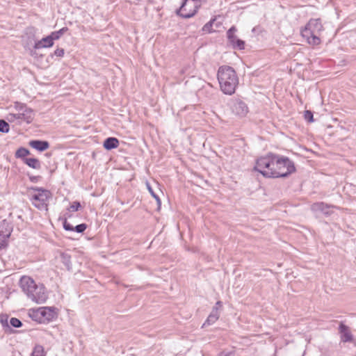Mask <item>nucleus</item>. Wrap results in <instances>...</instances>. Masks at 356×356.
<instances>
[{"label":"nucleus","mask_w":356,"mask_h":356,"mask_svg":"<svg viewBox=\"0 0 356 356\" xmlns=\"http://www.w3.org/2000/svg\"><path fill=\"white\" fill-rule=\"evenodd\" d=\"M220 90L225 95H232L238 85V77L234 69L228 65H222L217 73Z\"/></svg>","instance_id":"1"},{"label":"nucleus","mask_w":356,"mask_h":356,"mask_svg":"<svg viewBox=\"0 0 356 356\" xmlns=\"http://www.w3.org/2000/svg\"><path fill=\"white\" fill-rule=\"evenodd\" d=\"M20 284L22 291L33 302L41 304L44 303L48 298L43 284L38 285L35 281L29 277H23L20 280Z\"/></svg>","instance_id":"2"},{"label":"nucleus","mask_w":356,"mask_h":356,"mask_svg":"<svg viewBox=\"0 0 356 356\" xmlns=\"http://www.w3.org/2000/svg\"><path fill=\"white\" fill-rule=\"evenodd\" d=\"M272 171L264 174L266 178H285L295 172L296 169L294 162L289 158L277 154L275 168Z\"/></svg>","instance_id":"3"},{"label":"nucleus","mask_w":356,"mask_h":356,"mask_svg":"<svg viewBox=\"0 0 356 356\" xmlns=\"http://www.w3.org/2000/svg\"><path fill=\"white\" fill-rule=\"evenodd\" d=\"M29 191H33L31 195L30 200L32 204L39 210L48 211L49 200L52 197L50 191L42 187L31 186L28 188Z\"/></svg>","instance_id":"4"},{"label":"nucleus","mask_w":356,"mask_h":356,"mask_svg":"<svg viewBox=\"0 0 356 356\" xmlns=\"http://www.w3.org/2000/svg\"><path fill=\"white\" fill-rule=\"evenodd\" d=\"M276 154L268 153L264 156H261L256 161V165L254 170L261 173L263 176L275 168Z\"/></svg>","instance_id":"5"},{"label":"nucleus","mask_w":356,"mask_h":356,"mask_svg":"<svg viewBox=\"0 0 356 356\" xmlns=\"http://www.w3.org/2000/svg\"><path fill=\"white\" fill-rule=\"evenodd\" d=\"M202 1V0H183L181 7L176 13L183 18H191L196 14L200 7V3Z\"/></svg>","instance_id":"6"},{"label":"nucleus","mask_w":356,"mask_h":356,"mask_svg":"<svg viewBox=\"0 0 356 356\" xmlns=\"http://www.w3.org/2000/svg\"><path fill=\"white\" fill-rule=\"evenodd\" d=\"M19 110L23 111V112L16 114L10 113L8 116V120L10 122H13L15 120H21L25 121L28 124L31 123L34 119L33 110L24 106H21Z\"/></svg>","instance_id":"7"},{"label":"nucleus","mask_w":356,"mask_h":356,"mask_svg":"<svg viewBox=\"0 0 356 356\" xmlns=\"http://www.w3.org/2000/svg\"><path fill=\"white\" fill-rule=\"evenodd\" d=\"M13 225L6 220L0 222V249L8 245V239L13 232Z\"/></svg>","instance_id":"8"},{"label":"nucleus","mask_w":356,"mask_h":356,"mask_svg":"<svg viewBox=\"0 0 356 356\" xmlns=\"http://www.w3.org/2000/svg\"><path fill=\"white\" fill-rule=\"evenodd\" d=\"M236 31V28L233 26L227 31V37L228 41L232 45L234 49H237L239 50L244 49L245 42L236 37L235 35Z\"/></svg>","instance_id":"9"},{"label":"nucleus","mask_w":356,"mask_h":356,"mask_svg":"<svg viewBox=\"0 0 356 356\" xmlns=\"http://www.w3.org/2000/svg\"><path fill=\"white\" fill-rule=\"evenodd\" d=\"M230 107L232 112L239 117H244L248 113L247 104L241 99H234L230 103Z\"/></svg>","instance_id":"10"},{"label":"nucleus","mask_w":356,"mask_h":356,"mask_svg":"<svg viewBox=\"0 0 356 356\" xmlns=\"http://www.w3.org/2000/svg\"><path fill=\"white\" fill-rule=\"evenodd\" d=\"M323 30L321 19H311L305 28L301 30L303 33H320Z\"/></svg>","instance_id":"11"},{"label":"nucleus","mask_w":356,"mask_h":356,"mask_svg":"<svg viewBox=\"0 0 356 356\" xmlns=\"http://www.w3.org/2000/svg\"><path fill=\"white\" fill-rule=\"evenodd\" d=\"M43 322H49L57 317V313L54 307H40Z\"/></svg>","instance_id":"12"},{"label":"nucleus","mask_w":356,"mask_h":356,"mask_svg":"<svg viewBox=\"0 0 356 356\" xmlns=\"http://www.w3.org/2000/svg\"><path fill=\"white\" fill-rule=\"evenodd\" d=\"M339 331L341 334V341L342 342L346 343L353 341V336L347 325L341 323L339 326Z\"/></svg>","instance_id":"13"},{"label":"nucleus","mask_w":356,"mask_h":356,"mask_svg":"<svg viewBox=\"0 0 356 356\" xmlns=\"http://www.w3.org/2000/svg\"><path fill=\"white\" fill-rule=\"evenodd\" d=\"M61 220V218H60ZM63 220V227L66 231H75L77 233H83L85 230L87 229L88 225L86 223L79 224L75 227L72 225L70 222H67V219L65 218L62 219Z\"/></svg>","instance_id":"14"},{"label":"nucleus","mask_w":356,"mask_h":356,"mask_svg":"<svg viewBox=\"0 0 356 356\" xmlns=\"http://www.w3.org/2000/svg\"><path fill=\"white\" fill-rule=\"evenodd\" d=\"M302 36L306 39L308 44L310 45L316 46L318 45L321 40L319 37L318 33H303L301 31Z\"/></svg>","instance_id":"15"},{"label":"nucleus","mask_w":356,"mask_h":356,"mask_svg":"<svg viewBox=\"0 0 356 356\" xmlns=\"http://www.w3.org/2000/svg\"><path fill=\"white\" fill-rule=\"evenodd\" d=\"M54 45V40L51 35L43 38L42 40H38L34 44V49H38L40 48H48Z\"/></svg>","instance_id":"16"},{"label":"nucleus","mask_w":356,"mask_h":356,"mask_svg":"<svg viewBox=\"0 0 356 356\" xmlns=\"http://www.w3.org/2000/svg\"><path fill=\"white\" fill-rule=\"evenodd\" d=\"M330 206L323 202H315L311 205V210L314 212H321L325 215H328L330 213L328 209Z\"/></svg>","instance_id":"17"},{"label":"nucleus","mask_w":356,"mask_h":356,"mask_svg":"<svg viewBox=\"0 0 356 356\" xmlns=\"http://www.w3.org/2000/svg\"><path fill=\"white\" fill-rule=\"evenodd\" d=\"M29 145L38 150L40 152H43L47 149L49 147V143L47 140H33L29 142Z\"/></svg>","instance_id":"18"},{"label":"nucleus","mask_w":356,"mask_h":356,"mask_svg":"<svg viewBox=\"0 0 356 356\" xmlns=\"http://www.w3.org/2000/svg\"><path fill=\"white\" fill-rule=\"evenodd\" d=\"M119 140L115 137H108L106 138L103 143V147L106 150L115 149L119 146Z\"/></svg>","instance_id":"19"},{"label":"nucleus","mask_w":356,"mask_h":356,"mask_svg":"<svg viewBox=\"0 0 356 356\" xmlns=\"http://www.w3.org/2000/svg\"><path fill=\"white\" fill-rule=\"evenodd\" d=\"M60 260L64 264L67 270H71L72 265L71 262V255L66 252L60 253Z\"/></svg>","instance_id":"20"},{"label":"nucleus","mask_w":356,"mask_h":356,"mask_svg":"<svg viewBox=\"0 0 356 356\" xmlns=\"http://www.w3.org/2000/svg\"><path fill=\"white\" fill-rule=\"evenodd\" d=\"M24 163L26 164L29 167L39 170L41 168L40 161L35 158H27L24 159Z\"/></svg>","instance_id":"21"},{"label":"nucleus","mask_w":356,"mask_h":356,"mask_svg":"<svg viewBox=\"0 0 356 356\" xmlns=\"http://www.w3.org/2000/svg\"><path fill=\"white\" fill-rule=\"evenodd\" d=\"M8 316L7 315H0V323L2 325L5 333H11L13 330L11 329L8 323Z\"/></svg>","instance_id":"22"},{"label":"nucleus","mask_w":356,"mask_h":356,"mask_svg":"<svg viewBox=\"0 0 356 356\" xmlns=\"http://www.w3.org/2000/svg\"><path fill=\"white\" fill-rule=\"evenodd\" d=\"M40 311V308L37 309H33L29 312V316L35 321H37L40 323H43V319L42 317V314Z\"/></svg>","instance_id":"23"},{"label":"nucleus","mask_w":356,"mask_h":356,"mask_svg":"<svg viewBox=\"0 0 356 356\" xmlns=\"http://www.w3.org/2000/svg\"><path fill=\"white\" fill-rule=\"evenodd\" d=\"M30 154V151L25 147H19L15 152V157L22 159L24 161V159H27L26 156Z\"/></svg>","instance_id":"24"},{"label":"nucleus","mask_w":356,"mask_h":356,"mask_svg":"<svg viewBox=\"0 0 356 356\" xmlns=\"http://www.w3.org/2000/svg\"><path fill=\"white\" fill-rule=\"evenodd\" d=\"M147 185V188L148 190V191L149 192V193L151 194V195L156 200V204H157V210H160L161 209V200L160 199V197H159L158 195H156L154 191H153L152 186H150V184L147 182L146 184Z\"/></svg>","instance_id":"25"},{"label":"nucleus","mask_w":356,"mask_h":356,"mask_svg":"<svg viewBox=\"0 0 356 356\" xmlns=\"http://www.w3.org/2000/svg\"><path fill=\"white\" fill-rule=\"evenodd\" d=\"M68 31L67 27H63L57 31H53L51 33V36L54 40H58L64 33Z\"/></svg>","instance_id":"26"},{"label":"nucleus","mask_w":356,"mask_h":356,"mask_svg":"<svg viewBox=\"0 0 356 356\" xmlns=\"http://www.w3.org/2000/svg\"><path fill=\"white\" fill-rule=\"evenodd\" d=\"M31 356H45L43 346L41 345H36L33 348Z\"/></svg>","instance_id":"27"},{"label":"nucleus","mask_w":356,"mask_h":356,"mask_svg":"<svg viewBox=\"0 0 356 356\" xmlns=\"http://www.w3.org/2000/svg\"><path fill=\"white\" fill-rule=\"evenodd\" d=\"M10 130L9 124L4 120H0V132L1 133H8Z\"/></svg>","instance_id":"28"},{"label":"nucleus","mask_w":356,"mask_h":356,"mask_svg":"<svg viewBox=\"0 0 356 356\" xmlns=\"http://www.w3.org/2000/svg\"><path fill=\"white\" fill-rule=\"evenodd\" d=\"M10 324L11 326H13V327H15V328H19L22 326V321L19 319L15 318V317H12L10 318Z\"/></svg>","instance_id":"29"},{"label":"nucleus","mask_w":356,"mask_h":356,"mask_svg":"<svg viewBox=\"0 0 356 356\" xmlns=\"http://www.w3.org/2000/svg\"><path fill=\"white\" fill-rule=\"evenodd\" d=\"M305 119L309 122H314V115L313 113L311 111L307 110L304 113Z\"/></svg>","instance_id":"30"},{"label":"nucleus","mask_w":356,"mask_h":356,"mask_svg":"<svg viewBox=\"0 0 356 356\" xmlns=\"http://www.w3.org/2000/svg\"><path fill=\"white\" fill-rule=\"evenodd\" d=\"M81 207V203L78 201L74 202L68 208L70 211H76Z\"/></svg>","instance_id":"31"},{"label":"nucleus","mask_w":356,"mask_h":356,"mask_svg":"<svg viewBox=\"0 0 356 356\" xmlns=\"http://www.w3.org/2000/svg\"><path fill=\"white\" fill-rule=\"evenodd\" d=\"M218 319V316H215L214 314L213 315L209 314L207 321L204 323V325L205 324L211 325V324L214 323Z\"/></svg>","instance_id":"32"},{"label":"nucleus","mask_w":356,"mask_h":356,"mask_svg":"<svg viewBox=\"0 0 356 356\" xmlns=\"http://www.w3.org/2000/svg\"><path fill=\"white\" fill-rule=\"evenodd\" d=\"M214 19L209 21L202 27V31L204 32H211V29L213 26Z\"/></svg>","instance_id":"33"},{"label":"nucleus","mask_w":356,"mask_h":356,"mask_svg":"<svg viewBox=\"0 0 356 356\" xmlns=\"http://www.w3.org/2000/svg\"><path fill=\"white\" fill-rule=\"evenodd\" d=\"M27 175L29 176V180L32 183H37V182H38L42 179V177L39 176V175L38 176H34V175H31L29 173L27 174Z\"/></svg>","instance_id":"34"},{"label":"nucleus","mask_w":356,"mask_h":356,"mask_svg":"<svg viewBox=\"0 0 356 356\" xmlns=\"http://www.w3.org/2000/svg\"><path fill=\"white\" fill-rule=\"evenodd\" d=\"M65 51L63 48H57L54 52V54L58 57H63Z\"/></svg>","instance_id":"35"},{"label":"nucleus","mask_w":356,"mask_h":356,"mask_svg":"<svg viewBox=\"0 0 356 356\" xmlns=\"http://www.w3.org/2000/svg\"><path fill=\"white\" fill-rule=\"evenodd\" d=\"M218 356H236L235 353L233 351H222L219 353Z\"/></svg>","instance_id":"36"},{"label":"nucleus","mask_w":356,"mask_h":356,"mask_svg":"<svg viewBox=\"0 0 356 356\" xmlns=\"http://www.w3.org/2000/svg\"><path fill=\"white\" fill-rule=\"evenodd\" d=\"M210 314L211 315H213L214 314L215 316H218V318H219L220 314H219L218 307H213Z\"/></svg>","instance_id":"37"},{"label":"nucleus","mask_w":356,"mask_h":356,"mask_svg":"<svg viewBox=\"0 0 356 356\" xmlns=\"http://www.w3.org/2000/svg\"><path fill=\"white\" fill-rule=\"evenodd\" d=\"M214 307H218V310L222 307V302L221 301H217Z\"/></svg>","instance_id":"38"},{"label":"nucleus","mask_w":356,"mask_h":356,"mask_svg":"<svg viewBox=\"0 0 356 356\" xmlns=\"http://www.w3.org/2000/svg\"><path fill=\"white\" fill-rule=\"evenodd\" d=\"M192 11H193V10H190L188 11L187 6H186V11L185 12L190 13V12H192Z\"/></svg>","instance_id":"39"},{"label":"nucleus","mask_w":356,"mask_h":356,"mask_svg":"<svg viewBox=\"0 0 356 356\" xmlns=\"http://www.w3.org/2000/svg\"><path fill=\"white\" fill-rule=\"evenodd\" d=\"M31 54L32 56H35V55H36V53H35V52H33V51H31Z\"/></svg>","instance_id":"40"},{"label":"nucleus","mask_w":356,"mask_h":356,"mask_svg":"<svg viewBox=\"0 0 356 356\" xmlns=\"http://www.w3.org/2000/svg\"><path fill=\"white\" fill-rule=\"evenodd\" d=\"M202 1H205L206 0H202Z\"/></svg>","instance_id":"41"}]
</instances>
